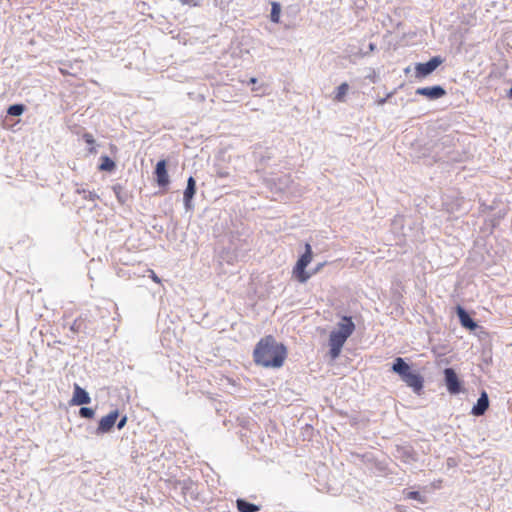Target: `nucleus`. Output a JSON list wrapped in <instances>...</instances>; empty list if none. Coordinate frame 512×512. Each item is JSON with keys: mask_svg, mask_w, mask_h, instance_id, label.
<instances>
[{"mask_svg": "<svg viewBox=\"0 0 512 512\" xmlns=\"http://www.w3.org/2000/svg\"><path fill=\"white\" fill-rule=\"evenodd\" d=\"M287 348L272 335L261 338L253 351V361L264 368H281L287 358Z\"/></svg>", "mask_w": 512, "mask_h": 512, "instance_id": "f257e3e1", "label": "nucleus"}, {"mask_svg": "<svg viewBox=\"0 0 512 512\" xmlns=\"http://www.w3.org/2000/svg\"><path fill=\"white\" fill-rule=\"evenodd\" d=\"M354 331L355 324L352 321V317L343 316L337 324V329L331 331L329 335V355L331 359L335 360L339 357L345 342Z\"/></svg>", "mask_w": 512, "mask_h": 512, "instance_id": "f03ea898", "label": "nucleus"}, {"mask_svg": "<svg viewBox=\"0 0 512 512\" xmlns=\"http://www.w3.org/2000/svg\"><path fill=\"white\" fill-rule=\"evenodd\" d=\"M392 370L397 373L414 392L419 393L422 390L423 377L419 373L411 370L410 366L401 357L395 359Z\"/></svg>", "mask_w": 512, "mask_h": 512, "instance_id": "7ed1b4c3", "label": "nucleus"}, {"mask_svg": "<svg viewBox=\"0 0 512 512\" xmlns=\"http://www.w3.org/2000/svg\"><path fill=\"white\" fill-rule=\"evenodd\" d=\"M313 259V252L311 245L306 243L305 252L297 260L295 266L292 269V276L299 282L305 283L312 276L311 273L306 271L307 266Z\"/></svg>", "mask_w": 512, "mask_h": 512, "instance_id": "20e7f679", "label": "nucleus"}, {"mask_svg": "<svg viewBox=\"0 0 512 512\" xmlns=\"http://www.w3.org/2000/svg\"><path fill=\"white\" fill-rule=\"evenodd\" d=\"M442 63V59L438 56L431 58L426 63H418L415 66V74L417 78H424L431 74Z\"/></svg>", "mask_w": 512, "mask_h": 512, "instance_id": "39448f33", "label": "nucleus"}, {"mask_svg": "<svg viewBox=\"0 0 512 512\" xmlns=\"http://www.w3.org/2000/svg\"><path fill=\"white\" fill-rule=\"evenodd\" d=\"M444 375L448 391L451 394H458L461 390V385L456 372L452 368H446Z\"/></svg>", "mask_w": 512, "mask_h": 512, "instance_id": "423d86ee", "label": "nucleus"}, {"mask_svg": "<svg viewBox=\"0 0 512 512\" xmlns=\"http://www.w3.org/2000/svg\"><path fill=\"white\" fill-rule=\"evenodd\" d=\"M118 416V410H114L111 411L108 415L102 417L97 427V433L103 434L109 432L113 428Z\"/></svg>", "mask_w": 512, "mask_h": 512, "instance_id": "0eeeda50", "label": "nucleus"}, {"mask_svg": "<svg viewBox=\"0 0 512 512\" xmlns=\"http://www.w3.org/2000/svg\"><path fill=\"white\" fill-rule=\"evenodd\" d=\"M156 182L160 187H167L170 183L169 175L166 169V161L160 160L157 162L154 171Z\"/></svg>", "mask_w": 512, "mask_h": 512, "instance_id": "6e6552de", "label": "nucleus"}, {"mask_svg": "<svg viewBox=\"0 0 512 512\" xmlns=\"http://www.w3.org/2000/svg\"><path fill=\"white\" fill-rule=\"evenodd\" d=\"M416 94L425 96L428 99H439L446 95V91L441 86L422 87L416 90Z\"/></svg>", "mask_w": 512, "mask_h": 512, "instance_id": "1a4fd4ad", "label": "nucleus"}, {"mask_svg": "<svg viewBox=\"0 0 512 512\" xmlns=\"http://www.w3.org/2000/svg\"><path fill=\"white\" fill-rule=\"evenodd\" d=\"M91 401V398L89 394L81 388L78 384H74V393L73 397L70 401L71 405H84L89 404Z\"/></svg>", "mask_w": 512, "mask_h": 512, "instance_id": "9d476101", "label": "nucleus"}, {"mask_svg": "<svg viewBox=\"0 0 512 512\" xmlns=\"http://www.w3.org/2000/svg\"><path fill=\"white\" fill-rule=\"evenodd\" d=\"M195 193H196V181L191 176L187 180V187H186V189L184 191V195H183L184 204H185V207L187 210L191 209V207H192L191 201H192Z\"/></svg>", "mask_w": 512, "mask_h": 512, "instance_id": "9b49d317", "label": "nucleus"}, {"mask_svg": "<svg viewBox=\"0 0 512 512\" xmlns=\"http://www.w3.org/2000/svg\"><path fill=\"white\" fill-rule=\"evenodd\" d=\"M456 311H457V315L459 317L460 323L463 327H465L471 331H473L477 328V324L468 315V313L465 311L464 308H462L461 306H458Z\"/></svg>", "mask_w": 512, "mask_h": 512, "instance_id": "f8f14e48", "label": "nucleus"}, {"mask_svg": "<svg viewBox=\"0 0 512 512\" xmlns=\"http://www.w3.org/2000/svg\"><path fill=\"white\" fill-rule=\"evenodd\" d=\"M489 407V399L487 393L482 392L481 396L477 400L476 405L472 408L471 413L475 416L483 415Z\"/></svg>", "mask_w": 512, "mask_h": 512, "instance_id": "ddd939ff", "label": "nucleus"}, {"mask_svg": "<svg viewBox=\"0 0 512 512\" xmlns=\"http://www.w3.org/2000/svg\"><path fill=\"white\" fill-rule=\"evenodd\" d=\"M236 504L240 512H257L260 509L257 505L249 503L244 499H238Z\"/></svg>", "mask_w": 512, "mask_h": 512, "instance_id": "4468645a", "label": "nucleus"}, {"mask_svg": "<svg viewBox=\"0 0 512 512\" xmlns=\"http://www.w3.org/2000/svg\"><path fill=\"white\" fill-rule=\"evenodd\" d=\"M348 89L349 85L346 82L339 85L336 90L334 100L337 102H343L345 100V96L348 92Z\"/></svg>", "mask_w": 512, "mask_h": 512, "instance_id": "2eb2a0df", "label": "nucleus"}, {"mask_svg": "<svg viewBox=\"0 0 512 512\" xmlns=\"http://www.w3.org/2000/svg\"><path fill=\"white\" fill-rule=\"evenodd\" d=\"M76 192H77L79 195H82V198H83L84 200H87V201H92V202H94V201H96V200L99 198V197H98V195H97L95 192H93V191H89V190H86V189H84V188H78V189L76 190Z\"/></svg>", "mask_w": 512, "mask_h": 512, "instance_id": "dca6fc26", "label": "nucleus"}, {"mask_svg": "<svg viewBox=\"0 0 512 512\" xmlns=\"http://www.w3.org/2000/svg\"><path fill=\"white\" fill-rule=\"evenodd\" d=\"M115 168V163L108 156L101 157V164L99 169L101 171H112Z\"/></svg>", "mask_w": 512, "mask_h": 512, "instance_id": "f3484780", "label": "nucleus"}, {"mask_svg": "<svg viewBox=\"0 0 512 512\" xmlns=\"http://www.w3.org/2000/svg\"><path fill=\"white\" fill-rule=\"evenodd\" d=\"M280 12H281V8H280L279 3L273 2L272 8H271V15H270L272 22L278 23L280 21Z\"/></svg>", "mask_w": 512, "mask_h": 512, "instance_id": "a211bd4d", "label": "nucleus"}, {"mask_svg": "<svg viewBox=\"0 0 512 512\" xmlns=\"http://www.w3.org/2000/svg\"><path fill=\"white\" fill-rule=\"evenodd\" d=\"M25 110V107L24 105L22 104H15V105H11L9 108H8V114L11 115V116H20Z\"/></svg>", "mask_w": 512, "mask_h": 512, "instance_id": "6ab92c4d", "label": "nucleus"}, {"mask_svg": "<svg viewBox=\"0 0 512 512\" xmlns=\"http://www.w3.org/2000/svg\"><path fill=\"white\" fill-rule=\"evenodd\" d=\"M83 139H84V141H85L88 145H90V146H91V147L89 148V152H90V153H95V152H96V149H95V147H94L95 139H94L93 135H92V134H90V133H85V134L83 135Z\"/></svg>", "mask_w": 512, "mask_h": 512, "instance_id": "aec40b11", "label": "nucleus"}, {"mask_svg": "<svg viewBox=\"0 0 512 512\" xmlns=\"http://www.w3.org/2000/svg\"><path fill=\"white\" fill-rule=\"evenodd\" d=\"M79 415L84 418L92 419L95 415V412L92 408L82 407L79 410Z\"/></svg>", "mask_w": 512, "mask_h": 512, "instance_id": "412c9836", "label": "nucleus"}, {"mask_svg": "<svg viewBox=\"0 0 512 512\" xmlns=\"http://www.w3.org/2000/svg\"><path fill=\"white\" fill-rule=\"evenodd\" d=\"M406 497H407L408 499H414V500H417V501H419V502H421V503H425V501H426V500H425V498H423V497L420 495V493H419V492H417V491H409V492L407 493Z\"/></svg>", "mask_w": 512, "mask_h": 512, "instance_id": "4be33fe9", "label": "nucleus"}, {"mask_svg": "<svg viewBox=\"0 0 512 512\" xmlns=\"http://www.w3.org/2000/svg\"><path fill=\"white\" fill-rule=\"evenodd\" d=\"M148 272L149 277L152 279V281H154L157 284H161V279L156 275V273L152 269L148 270Z\"/></svg>", "mask_w": 512, "mask_h": 512, "instance_id": "5701e85b", "label": "nucleus"}, {"mask_svg": "<svg viewBox=\"0 0 512 512\" xmlns=\"http://www.w3.org/2000/svg\"><path fill=\"white\" fill-rule=\"evenodd\" d=\"M127 422V416H123L117 424L118 429H122Z\"/></svg>", "mask_w": 512, "mask_h": 512, "instance_id": "b1692460", "label": "nucleus"}, {"mask_svg": "<svg viewBox=\"0 0 512 512\" xmlns=\"http://www.w3.org/2000/svg\"><path fill=\"white\" fill-rule=\"evenodd\" d=\"M79 326H80V323L78 320H75L74 323L72 324L71 326V330L73 332H78V329H79Z\"/></svg>", "mask_w": 512, "mask_h": 512, "instance_id": "393cba45", "label": "nucleus"}, {"mask_svg": "<svg viewBox=\"0 0 512 512\" xmlns=\"http://www.w3.org/2000/svg\"><path fill=\"white\" fill-rule=\"evenodd\" d=\"M322 267H323V264H319V265L315 268V270L313 271V273H312V274L317 273V272H318Z\"/></svg>", "mask_w": 512, "mask_h": 512, "instance_id": "a878e982", "label": "nucleus"}, {"mask_svg": "<svg viewBox=\"0 0 512 512\" xmlns=\"http://www.w3.org/2000/svg\"><path fill=\"white\" fill-rule=\"evenodd\" d=\"M385 102H386V98H382V99H379V100L377 101V103H378L379 105H383Z\"/></svg>", "mask_w": 512, "mask_h": 512, "instance_id": "bb28decb", "label": "nucleus"}, {"mask_svg": "<svg viewBox=\"0 0 512 512\" xmlns=\"http://www.w3.org/2000/svg\"><path fill=\"white\" fill-rule=\"evenodd\" d=\"M251 84H255L257 82V79L256 78H251L250 81H249Z\"/></svg>", "mask_w": 512, "mask_h": 512, "instance_id": "cd10ccee", "label": "nucleus"}, {"mask_svg": "<svg viewBox=\"0 0 512 512\" xmlns=\"http://www.w3.org/2000/svg\"><path fill=\"white\" fill-rule=\"evenodd\" d=\"M60 72H61L63 75H65V74H66V72H65L63 69H60Z\"/></svg>", "mask_w": 512, "mask_h": 512, "instance_id": "c85d7f7f", "label": "nucleus"}, {"mask_svg": "<svg viewBox=\"0 0 512 512\" xmlns=\"http://www.w3.org/2000/svg\"><path fill=\"white\" fill-rule=\"evenodd\" d=\"M190 0H182L183 3H189Z\"/></svg>", "mask_w": 512, "mask_h": 512, "instance_id": "c756f323", "label": "nucleus"}, {"mask_svg": "<svg viewBox=\"0 0 512 512\" xmlns=\"http://www.w3.org/2000/svg\"><path fill=\"white\" fill-rule=\"evenodd\" d=\"M190 0H182L183 3H189Z\"/></svg>", "mask_w": 512, "mask_h": 512, "instance_id": "7c9ffc66", "label": "nucleus"}]
</instances>
